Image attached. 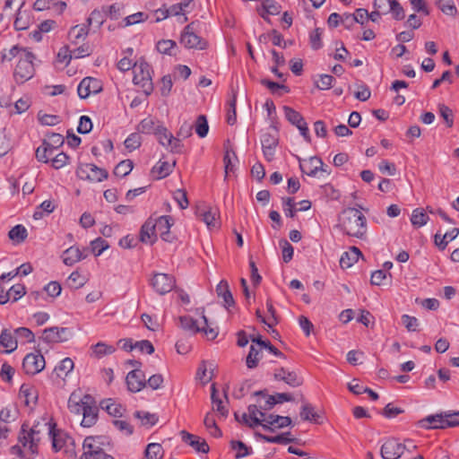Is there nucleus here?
I'll list each match as a JSON object with an SVG mask.
<instances>
[{
  "instance_id": "ddd939ff",
  "label": "nucleus",
  "mask_w": 459,
  "mask_h": 459,
  "mask_svg": "<svg viewBox=\"0 0 459 459\" xmlns=\"http://www.w3.org/2000/svg\"><path fill=\"white\" fill-rule=\"evenodd\" d=\"M71 336L70 330L66 327L52 326L46 328L40 339L47 343L64 342Z\"/></svg>"
},
{
  "instance_id": "dca6fc26",
  "label": "nucleus",
  "mask_w": 459,
  "mask_h": 459,
  "mask_svg": "<svg viewBox=\"0 0 459 459\" xmlns=\"http://www.w3.org/2000/svg\"><path fill=\"white\" fill-rule=\"evenodd\" d=\"M128 390L134 393L141 391L146 385L145 375L139 369L131 370L126 378Z\"/></svg>"
},
{
  "instance_id": "7c9ffc66",
  "label": "nucleus",
  "mask_w": 459,
  "mask_h": 459,
  "mask_svg": "<svg viewBox=\"0 0 459 459\" xmlns=\"http://www.w3.org/2000/svg\"><path fill=\"white\" fill-rule=\"evenodd\" d=\"M134 418L139 419L141 420V425L147 429L154 426L159 420V417L156 413H151L143 411H134Z\"/></svg>"
},
{
  "instance_id": "6e6552de",
  "label": "nucleus",
  "mask_w": 459,
  "mask_h": 459,
  "mask_svg": "<svg viewBox=\"0 0 459 459\" xmlns=\"http://www.w3.org/2000/svg\"><path fill=\"white\" fill-rule=\"evenodd\" d=\"M180 43L186 48L205 49L207 42L194 32L193 23L185 27L181 33Z\"/></svg>"
},
{
  "instance_id": "20e7f679",
  "label": "nucleus",
  "mask_w": 459,
  "mask_h": 459,
  "mask_svg": "<svg viewBox=\"0 0 459 459\" xmlns=\"http://www.w3.org/2000/svg\"><path fill=\"white\" fill-rule=\"evenodd\" d=\"M35 55L30 52L29 54H22L20 60L17 61L13 77L17 84H23L30 80L35 74V66L33 61Z\"/></svg>"
},
{
  "instance_id": "f3484780",
  "label": "nucleus",
  "mask_w": 459,
  "mask_h": 459,
  "mask_svg": "<svg viewBox=\"0 0 459 459\" xmlns=\"http://www.w3.org/2000/svg\"><path fill=\"white\" fill-rule=\"evenodd\" d=\"M264 424L263 429L264 430L273 432V426L278 429H282L291 425L292 420L289 416H280L270 414L263 419Z\"/></svg>"
},
{
  "instance_id": "f03ea898",
  "label": "nucleus",
  "mask_w": 459,
  "mask_h": 459,
  "mask_svg": "<svg viewBox=\"0 0 459 459\" xmlns=\"http://www.w3.org/2000/svg\"><path fill=\"white\" fill-rule=\"evenodd\" d=\"M106 444L108 445V442L104 437H85L82 444L83 453L80 459H115L107 454V447H104Z\"/></svg>"
},
{
  "instance_id": "58836bf2",
  "label": "nucleus",
  "mask_w": 459,
  "mask_h": 459,
  "mask_svg": "<svg viewBox=\"0 0 459 459\" xmlns=\"http://www.w3.org/2000/svg\"><path fill=\"white\" fill-rule=\"evenodd\" d=\"M181 327L188 331L192 334L200 333V326L197 325L196 320L189 316H182L179 317Z\"/></svg>"
},
{
  "instance_id": "37998d69",
  "label": "nucleus",
  "mask_w": 459,
  "mask_h": 459,
  "mask_svg": "<svg viewBox=\"0 0 459 459\" xmlns=\"http://www.w3.org/2000/svg\"><path fill=\"white\" fill-rule=\"evenodd\" d=\"M261 348L255 347L253 344L250 346V351L246 359V364L248 368H255L257 367L261 359Z\"/></svg>"
},
{
  "instance_id": "0e129e2a",
  "label": "nucleus",
  "mask_w": 459,
  "mask_h": 459,
  "mask_svg": "<svg viewBox=\"0 0 459 459\" xmlns=\"http://www.w3.org/2000/svg\"><path fill=\"white\" fill-rule=\"evenodd\" d=\"M25 287L22 284L13 285L9 289L8 291H6V294H8L9 297V300L13 299V302L21 299L23 295H25Z\"/></svg>"
},
{
  "instance_id": "5fc2aeb1",
  "label": "nucleus",
  "mask_w": 459,
  "mask_h": 459,
  "mask_svg": "<svg viewBox=\"0 0 459 459\" xmlns=\"http://www.w3.org/2000/svg\"><path fill=\"white\" fill-rule=\"evenodd\" d=\"M157 124L155 123V121L151 118V117H147V118H144L143 119L140 124L138 125V131L140 133H143V134H155V131H156V128H157Z\"/></svg>"
},
{
  "instance_id": "b1692460",
  "label": "nucleus",
  "mask_w": 459,
  "mask_h": 459,
  "mask_svg": "<svg viewBox=\"0 0 459 459\" xmlns=\"http://www.w3.org/2000/svg\"><path fill=\"white\" fill-rule=\"evenodd\" d=\"M22 430L23 432V436L19 437L20 442L22 444L24 447L29 446V449L31 452V454H37L38 442L39 438L36 437V435H38L39 432L36 431L34 429H31L29 433L24 434V432L26 431L25 425H22Z\"/></svg>"
},
{
  "instance_id": "8fccbe9b",
  "label": "nucleus",
  "mask_w": 459,
  "mask_h": 459,
  "mask_svg": "<svg viewBox=\"0 0 459 459\" xmlns=\"http://www.w3.org/2000/svg\"><path fill=\"white\" fill-rule=\"evenodd\" d=\"M145 457L147 459H162L163 449L158 443H151L145 449Z\"/></svg>"
},
{
  "instance_id": "412c9836",
  "label": "nucleus",
  "mask_w": 459,
  "mask_h": 459,
  "mask_svg": "<svg viewBox=\"0 0 459 459\" xmlns=\"http://www.w3.org/2000/svg\"><path fill=\"white\" fill-rule=\"evenodd\" d=\"M86 250L87 248L82 251L78 247H70L69 248L65 249L63 253L62 258L64 264L65 265L72 266L77 262L86 258L87 254L83 253Z\"/></svg>"
},
{
  "instance_id": "cd10ccee",
  "label": "nucleus",
  "mask_w": 459,
  "mask_h": 459,
  "mask_svg": "<svg viewBox=\"0 0 459 459\" xmlns=\"http://www.w3.org/2000/svg\"><path fill=\"white\" fill-rule=\"evenodd\" d=\"M309 164L313 165V168H311L309 170H307L306 167L304 165H302L301 163L299 164V168H300L301 171L303 173H306L309 177H315L318 170H321L323 172H326L328 174L330 173L327 170V166H325L324 162L322 161V160L320 158H318V157H316V156L311 157L309 159Z\"/></svg>"
},
{
  "instance_id": "6ab92c4d",
  "label": "nucleus",
  "mask_w": 459,
  "mask_h": 459,
  "mask_svg": "<svg viewBox=\"0 0 459 459\" xmlns=\"http://www.w3.org/2000/svg\"><path fill=\"white\" fill-rule=\"evenodd\" d=\"M446 415L444 413L429 415L426 418L420 420L419 421V425L420 428L426 429H446L448 428L446 423Z\"/></svg>"
},
{
  "instance_id": "423d86ee",
  "label": "nucleus",
  "mask_w": 459,
  "mask_h": 459,
  "mask_svg": "<svg viewBox=\"0 0 459 459\" xmlns=\"http://www.w3.org/2000/svg\"><path fill=\"white\" fill-rule=\"evenodd\" d=\"M77 176L81 179L101 182L104 179H107L108 177V172L102 168H99L95 164L92 163H85L81 165L77 169Z\"/></svg>"
},
{
  "instance_id": "69168bd1",
  "label": "nucleus",
  "mask_w": 459,
  "mask_h": 459,
  "mask_svg": "<svg viewBox=\"0 0 459 459\" xmlns=\"http://www.w3.org/2000/svg\"><path fill=\"white\" fill-rule=\"evenodd\" d=\"M16 339H24L27 342H33L35 341V335L33 332L27 327H19L14 330Z\"/></svg>"
},
{
  "instance_id": "c756f323",
  "label": "nucleus",
  "mask_w": 459,
  "mask_h": 459,
  "mask_svg": "<svg viewBox=\"0 0 459 459\" xmlns=\"http://www.w3.org/2000/svg\"><path fill=\"white\" fill-rule=\"evenodd\" d=\"M176 165V161L174 160L172 163H169L168 161L160 160L152 169V173L157 177V178H164L170 175L173 170V168Z\"/></svg>"
},
{
  "instance_id": "a18cd8bd",
  "label": "nucleus",
  "mask_w": 459,
  "mask_h": 459,
  "mask_svg": "<svg viewBox=\"0 0 459 459\" xmlns=\"http://www.w3.org/2000/svg\"><path fill=\"white\" fill-rule=\"evenodd\" d=\"M105 21V11L98 9L93 10L87 19V25L93 26L95 29L100 28Z\"/></svg>"
},
{
  "instance_id": "bf43d9fd",
  "label": "nucleus",
  "mask_w": 459,
  "mask_h": 459,
  "mask_svg": "<svg viewBox=\"0 0 459 459\" xmlns=\"http://www.w3.org/2000/svg\"><path fill=\"white\" fill-rule=\"evenodd\" d=\"M300 417L303 420L316 421L319 416L314 411V407L310 403H304L301 407Z\"/></svg>"
},
{
  "instance_id": "3c124183",
  "label": "nucleus",
  "mask_w": 459,
  "mask_h": 459,
  "mask_svg": "<svg viewBox=\"0 0 459 459\" xmlns=\"http://www.w3.org/2000/svg\"><path fill=\"white\" fill-rule=\"evenodd\" d=\"M439 116L444 119L446 126L451 128L454 126V112L445 104H438Z\"/></svg>"
},
{
  "instance_id": "338daca9",
  "label": "nucleus",
  "mask_w": 459,
  "mask_h": 459,
  "mask_svg": "<svg viewBox=\"0 0 459 459\" xmlns=\"http://www.w3.org/2000/svg\"><path fill=\"white\" fill-rule=\"evenodd\" d=\"M176 47V42L171 39H162L157 43V50L161 54L172 55L171 50Z\"/></svg>"
},
{
  "instance_id": "4be33fe9",
  "label": "nucleus",
  "mask_w": 459,
  "mask_h": 459,
  "mask_svg": "<svg viewBox=\"0 0 459 459\" xmlns=\"http://www.w3.org/2000/svg\"><path fill=\"white\" fill-rule=\"evenodd\" d=\"M216 293L219 298L223 299V306L227 309L235 306V300L227 281L222 280L219 282L216 287Z\"/></svg>"
},
{
  "instance_id": "e433bc0d",
  "label": "nucleus",
  "mask_w": 459,
  "mask_h": 459,
  "mask_svg": "<svg viewBox=\"0 0 459 459\" xmlns=\"http://www.w3.org/2000/svg\"><path fill=\"white\" fill-rule=\"evenodd\" d=\"M88 35V29L86 25H76L69 31V39L72 43L78 44L80 39H84Z\"/></svg>"
},
{
  "instance_id": "4c0bfd02",
  "label": "nucleus",
  "mask_w": 459,
  "mask_h": 459,
  "mask_svg": "<svg viewBox=\"0 0 459 459\" xmlns=\"http://www.w3.org/2000/svg\"><path fill=\"white\" fill-rule=\"evenodd\" d=\"M92 349V354L94 357L100 359L106 355L112 354L115 352L116 349L112 345H108L105 342H100L96 343L95 345L91 346Z\"/></svg>"
},
{
  "instance_id": "9d476101",
  "label": "nucleus",
  "mask_w": 459,
  "mask_h": 459,
  "mask_svg": "<svg viewBox=\"0 0 459 459\" xmlns=\"http://www.w3.org/2000/svg\"><path fill=\"white\" fill-rule=\"evenodd\" d=\"M85 406L82 411V420L81 425L85 428H91L97 422L99 408L95 399L91 394H85Z\"/></svg>"
},
{
  "instance_id": "c03bdc74",
  "label": "nucleus",
  "mask_w": 459,
  "mask_h": 459,
  "mask_svg": "<svg viewBox=\"0 0 459 459\" xmlns=\"http://www.w3.org/2000/svg\"><path fill=\"white\" fill-rule=\"evenodd\" d=\"M200 216H202V220L208 228L219 227L217 210L210 208L208 211H204L201 213Z\"/></svg>"
},
{
  "instance_id": "f257e3e1",
  "label": "nucleus",
  "mask_w": 459,
  "mask_h": 459,
  "mask_svg": "<svg viewBox=\"0 0 459 459\" xmlns=\"http://www.w3.org/2000/svg\"><path fill=\"white\" fill-rule=\"evenodd\" d=\"M338 227L348 236L362 238L367 232V219L359 210L349 207L339 215Z\"/></svg>"
},
{
  "instance_id": "c9c22d12",
  "label": "nucleus",
  "mask_w": 459,
  "mask_h": 459,
  "mask_svg": "<svg viewBox=\"0 0 459 459\" xmlns=\"http://www.w3.org/2000/svg\"><path fill=\"white\" fill-rule=\"evenodd\" d=\"M283 111L286 119L293 126L298 127L303 122H305L302 115L289 106H283Z\"/></svg>"
},
{
  "instance_id": "de8ad7c7",
  "label": "nucleus",
  "mask_w": 459,
  "mask_h": 459,
  "mask_svg": "<svg viewBox=\"0 0 459 459\" xmlns=\"http://www.w3.org/2000/svg\"><path fill=\"white\" fill-rule=\"evenodd\" d=\"M211 399L214 405L213 409L216 410L222 417H227L229 411L228 409L222 404V400L218 397L217 391L215 388V385H212V394H211Z\"/></svg>"
},
{
  "instance_id": "09e8293b",
  "label": "nucleus",
  "mask_w": 459,
  "mask_h": 459,
  "mask_svg": "<svg viewBox=\"0 0 459 459\" xmlns=\"http://www.w3.org/2000/svg\"><path fill=\"white\" fill-rule=\"evenodd\" d=\"M110 400L101 403V407L107 411V412L114 417H121L126 411L125 408L116 403H109Z\"/></svg>"
},
{
  "instance_id": "052dcab7",
  "label": "nucleus",
  "mask_w": 459,
  "mask_h": 459,
  "mask_svg": "<svg viewBox=\"0 0 459 459\" xmlns=\"http://www.w3.org/2000/svg\"><path fill=\"white\" fill-rule=\"evenodd\" d=\"M323 30L320 28H316L312 32L309 34V43L311 48L314 50H318L323 47L322 43V37Z\"/></svg>"
},
{
  "instance_id": "a878e982",
  "label": "nucleus",
  "mask_w": 459,
  "mask_h": 459,
  "mask_svg": "<svg viewBox=\"0 0 459 459\" xmlns=\"http://www.w3.org/2000/svg\"><path fill=\"white\" fill-rule=\"evenodd\" d=\"M359 256H362L361 251L356 247H351L349 251L344 252L340 258L341 267H351L359 260Z\"/></svg>"
},
{
  "instance_id": "2eb2a0df",
  "label": "nucleus",
  "mask_w": 459,
  "mask_h": 459,
  "mask_svg": "<svg viewBox=\"0 0 459 459\" xmlns=\"http://www.w3.org/2000/svg\"><path fill=\"white\" fill-rule=\"evenodd\" d=\"M273 378L276 381H283L291 387H299L303 384V377L295 371H290L285 368L275 369Z\"/></svg>"
},
{
  "instance_id": "13d9d810",
  "label": "nucleus",
  "mask_w": 459,
  "mask_h": 459,
  "mask_svg": "<svg viewBox=\"0 0 459 459\" xmlns=\"http://www.w3.org/2000/svg\"><path fill=\"white\" fill-rule=\"evenodd\" d=\"M142 143V137L138 133H133L125 140V147L132 152L138 149Z\"/></svg>"
},
{
  "instance_id": "4468645a",
  "label": "nucleus",
  "mask_w": 459,
  "mask_h": 459,
  "mask_svg": "<svg viewBox=\"0 0 459 459\" xmlns=\"http://www.w3.org/2000/svg\"><path fill=\"white\" fill-rule=\"evenodd\" d=\"M173 219L169 215H162L154 218L156 233L159 232L162 240L172 243L175 236L171 234L170 228L173 225Z\"/></svg>"
},
{
  "instance_id": "9b49d317",
  "label": "nucleus",
  "mask_w": 459,
  "mask_h": 459,
  "mask_svg": "<svg viewBox=\"0 0 459 459\" xmlns=\"http://www.w3.org/2000/svg\"><path fill=\"white\" fill-rule=\"evenodd\" d=\"M176 281L174 277L167 273H155L151 280V285L160 295L169 293L175 287Z\"/></svg>"
},
{
  "instance_id": "a19ab883",
  "label": "nucleus",
  "mask_w": 459,
  "mask_h": 459,
  "mask_svg": "<svg viewBox=\"0 0 459 459\" xmlns=\"http://www.w3.org/2000/svg\"><path fill=\"white\" fill-rule=\"evenodd\" d=\"M429 221L428 214L421 208H416L412 211L411 217V224L416 228H420L427 224Z\"/></svg>"
},
{
  "instance_id": "6e6d98bb",
  "label": "nucleus",
  "mask_w": 459,
  "mask_h": 459,
  "mask_svg": "<svg viewBox=\"0 0 459 459\" xmlns=\"http://www.w3.org/2000/svg\"><path fill=\"white\" fill-rule=\"evenodd\" d=\"M155 136L158 139V142L162 145L166 146L167 143L169 142V140L172 138L173 134L169 132V130L160 124H158L156 131H155Z\"/></svg>"
},
{
  "instance_id": "c85d7f7f",
  "label": "nucleus",
  "mask_w": 459,
  "mask_h": 459,
  "mask_svg": "<svg viewBox=\"0 0 459 459\" xmlns=\"http://www.w3.org/2000/svg\"><path fill=\"white\" fill-rule=\"evenodd\" d=\"M255 436L260 439L272 444L287 445L295 441V438L290 437V432L281 433L273 437L265 436L260 433H256Z\"/></svg>"
},
{
  "instance_id": "e2e57ef3",
  "label": "nucleus",
  "mask_w": 459,
  "mask_h": 459,
  "mask_svg": "<svg viewBox=\"0 0 459 459\" xmlns=\"http://www.w3.org/2000/svg\"><path fill=\"white\" fill-rule=\"evenodd\" d=\"M108 247V242L101 238H97L91 242V250L96 256L100 255Z\"/></svg>"
},
{
  "instance_id": "774afa93",
  "label": "nucleus",
  "mask_w": 459,
  "mask_h": 459,
  "mask_svg": "<svg viewBox=\"0 0 459 459\" xmlns=\"http://www.w3.org/2000/svg\"><path fill=\"white\" fill-rule=\"evenodd\" d=\"M68 284L71 288L79 289L85 284V279L77 271H75L68 277Z\"/></svg>"
},
{
  "instance_id": "39448f33",
  "label": "nucleus",
  "mask_w": 459,
  "mask_h": 459,
  "mask_svg": "<svg viewBox=\"0 0 459 459\" xmlns=\"http://www.w3.org/2000/svg\"><path fill=\"white\" fill-rule=\"evenodd\" d=\"M48 139L44 140L42 144L36 150V158L39 161L48 163L54 151L64 143V137L57 133H51L48 135Z\"/></svg>"
},
{
  "instance_id": "f704fd0d",
  "label": "nucleus",
  "mask_w": 459,
  "mask_h": 459,
  "mask_svg": "<svg viewBox=\"0 0 459 459\" xmlns=\"http://www.w3.org/2000/svg\"><path fill=\"white\" fill-rule=\"evenodd\" d=\"M459 235V229L454 228L450 231L446 232L442 236L441 241L438 242V238H440V234L437 233L435 235V244L438 247L439 249L444 250L448 242L455 239Z\"/></svg>"
},
{
  "instance_id": "aec40b11",
  "label": "nucleus",
  "mask_w": 459,
  "mask_h": 459,
  "mask_svg": "<svg viewBox=\"0 0 459 459\" xmlns=\"http://www.w3.org/2000/svg\"><path fill=\"white\" fill-rule=\"evenodd\" d=\"M157 239L154 218L151 216L143 224L140 230V240L143 243L153 244Z\"/></svg>"
},
{
  "instance_id": "49530a36",
  "label": "nucleus",
  "mask_w": 459,
  "mask_h": 459,
  "mask_svg": "<svg viewBox=\"0 0 459 459\" xmlns=\"http://www.w3.org/2000/svg\"><path fill=\"white\" fill-rule=\"evenodd\" d=\"M195 130L200 138H204L208 134L209 125L204 115H199L195 123Z\"/></svg>"
},
{
  "instance_id": "5701e85b",
  "label": "nucleus",
  "mask_w": 459,
  "mask_h": 459,
  "mask_svg": "<svg viewBox=\"0 0 459 459\" xmlns=\"http://www.w3.org/2000/svg\"><path fill=\"white\" fill-rule=\"evenodd\" d=\"M85 394L82 395L80 391H74L70 394L68 399V409L72 413L81 414L82 413L85 406Z\"/></svg>"
},
{
  "instance_id": "ea45409f",
  "label": "nucleus",
  "mask_w": 459,
  "mask_h": 459,
  "mask_svg": "<svg viewBox=\"0 0 459 459\" xmlns=\"http://www.w3.org/2000/svg\"><path fill=\"white\" fill-rule=\"evenodd\" d=\"M204 424L212 437H220L222 436V432L217 426L216 420L211 412L205 415Z\"/></svg>"
},
{
  "instance_id": "1a4fd4ad",
  "label": "nucleus",
  "mask_w": 459,
  "mask_h": 459,
  "mask_svg": "<svg viewBox=\"0 0 459 459\" xmlns=\"http://www.w3.org/2000/svg\"><path fill=\"white\" fill-rule=\"evenodd\" d=\"M406 446L399 442L396 438H388L381 446L380 455L383 459H398L400 458Z\"/></svg>"
},
{
  "instance_id": "a211bd4d",
  "label": "nucleus",
  "mask_w": 459,
  "mask_h": 459,
  "mask_svg": "<svg viewBox=\"0 0 459 459\" xmlns=\"http://www.w3.org/2000/svg\"><path fill=\"white\" fill-rule=\"evenodd\" d=\"M180 436L182 440L192 446L196 452L203 454H207L209 452L210 447L204 438L190 434L186 430H181Z\"/></svg>"
},
{
  "instance_id": "7ed1b4c3",
  "label": "nucleus",
  "mask_w": 459,
  "mask_h": 459,
  "mask_svg": "<svg viewBox=\"0 0 459 459\" xmlns=\"http://www.w3.org/2000/svg\"><path fill=\"white\" fill-rule=\"evenodd\" d=\"M152 72L151 65L144 60L141 59L134 63L133 82L135 85L140 86L147 96L153 91Z\"/></svg>"
},
{
  "instance_id": "393cba45",
  "label": "nucleus",
  "mask_w": 459,
  "mask_h": 459,
  "mask_svg": "<svg viewBox=\"0 0 459 459\" xmlns=\"http://www.w3.org/2000/svg\"><path fill=\"white\" fill-rule=\"evenodd\" d=\"M0 344L5 348L4 353L14 351L18 346L15 333L9 329H4L0 334Z\"/></svg>"
},
{
  "instance_id": "4d7b16f0",
  "label": "nucleus",
  "mask_w": 459,
  "mask_h": 459,
  "mask_svg": "<svg viewBox=\"0 0 459 459\" xmlns=\"http://www.w3.org/2000/svg\"><path fill=\"white\" fill-rule=\"evenodd\" d=\"M254 395L255 396H263L266 397L264 404H260L259 408L264 411H269L271 410L276 403V396L275 395H267L266 390H260L254 393Z\"/></svg>"
},
{
  "instance_id": "f8f14e48",
  "label": "nucleus",
  "mask_w": 459,
  "mask_h": 459,
  "mask_svg": "<svg viewBox=\"0 0 459 459\" xmlns=\"http://www.w3.org/2000/svg\"><path fill=\"white\" fill-rule=\"evenodd\" d=\"M102 89L100 80L93 77H85L80 82L77 87V93L81 99H86L91 94L100 93Z\"/></svg>"
},
{
  "instance_id": "72a5a7b5",
  "label": "nucleus",
  "mask_w": 459,
  "mask_h": 459,
  "mask_svg": "<svg viewBox=\"0 0 459 459\" xmlns=\"http://www.w3.org/2000/svg\"><path fill=\"white\" fill-rule=\"evenodd\" d=\"M262 9L264 13H260V15L266 21H268L266 14L277 15L281 13V6L274 0H264L262 4Z\"/></svg>"
},
{
  "instance_id": "2f4dec72",
  "label": "nucleus",
  "mask_w": 459,
  "mask_h": 459,
  "mask_svg": "<svg viewBox=\"0 0 459 459\" xmlns=\"http://www.w3.org/2000/svg\"><path fill=\"white\" fill-rule=\"evenodd\" d=\"M230 448L236 451L235 458L241 459L245 456L250 455L253 453V449L247 446L244 442L240 440H231Z\"/></svg>"
},
{
  "instance_id": "680f3d73",
  "label": "nucleus",
  "mask_w": 459,
  "mask_h": 459,
  "mask_svg": "<svg viewBox=\"0 0 459 459\" xmlns=\"http://www.w3.org/2000/svg\"><path fill=\"white\" fill-rule=\"evenodd\" d=\"M388 13H392V16L396 21H401L405 17V12L403 6L396 0H392L391 4L388 8Z\"/></svg>"
},
{
  "instance_id": "864d4df0",
  "label": "nucleus",
  "mask_w": 459,
  "mask_h": 459,
  "mask_svg": "<svg viewBox=\"0 0 459 459\" xmlns=\"http://www.w3.org/2000/svg\"><path fill=\"white\" fill-rule=\"evenodd\" d=\"M133 169V162L130 160L120 161L114 169V175L117 177H126Z\"/></svg>"
},
{
  "instance_id": "0eeeda50",
  "label": "nucleus",
  "mask_w": 459,
  "mask_h": 459,
  "mask_svg": "<svg viewBox=\"0 0 459 459\" xmlns=\"http://www.w3.org/2000/svg\"><path fill=\"white\" fill-rule=\"evenodd\" d=\"M46 361L39 351L27 354L22 360V368L28 375H36L42 371Z\"/></svg>"
},
{
  "instance_id": "603ef678",
  "label": "nucleus",
  "mask_w": 459,
  "mask_h": 459,
  "mask_svg": "<svg viewBox=\"0 0 459 459\" xmlns=\"http://www.w3.org/2000/svg\"><path fill=\"white\" fill-rule=\"evenodd\" d=\"M29 53H30V51H29L27 48H21L19 46H13L12 48L9 49L7 54H3L2 61H12L13 58H17L18 60H20L22 56V54Z\"/></svg>"
},
{
  "instance_id": "79ce46f5",
  "label": "nucleus",
  "mask_w": 459,
  "mask_h": 459,
  "mask_svg": "<svg viewBox=\"0 0 459 459\" xmlns=\"http://www.w3.org/2000/svg\"><path fill=\"white\" fill-rule=\"evenodd\" d=\"M27 235L28 233L26 228L21 224L12 228L8 233L10 239L18 244L23 242L27 238Z\"/></svg>"
},
{
  "instance_id": "473e14b6",
  "label": "nucleus",
  "mask_w": 459,
  "mask_h": 459,
  "mask_svg": "<svg viewBox=\"0 0 459 459\" xmlns=\"http://www.w3.org/2000/svg\"><path fill=\"white\" fill-rule=\"evenodd\" d=\"M74 363L71 358H65L55 368L54 372L59 378H65L74 369Z\"/></svg>"
},
{
  "instance_id": "bb28decb",
  "label": "nucleus",
  "mask_w": 459,
  "mask_h": 459,
  "mask_svg": "<svg viewBox=\"0 0 459 459\" xmlns=\"http://www.w3.org/2000/svg\"><path fill=\"white\" fill-rule=\"evenodd\" d=\"M19 395L21 398L24 399V403L27 406H30V404H36L38 401V391L33 385L30 384L22 385Z\"/></svg>"
}]
</instances>
